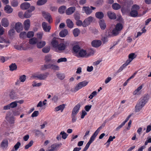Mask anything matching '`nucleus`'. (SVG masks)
<instances>
[{"instance_id": "nucleus-55", "label": "nucleus", "mask_w": 151, "mask_h": 151, "mask_svg": "<svg viewBox=\"0 0 151 151\" xmlns=\"http://www.w3.org/2000/svg\"><path fill=\"white\" fill-rule=\"evenodd\" d=\"M26 35L27 33L26 32H22L19 34V37L21 38L24 39L26 38Z\"/></svg>"}, {"instance_id": "nucleus-56", "label": "nucleus", "mask_w": 151, "mask_h": 151, "mask_svg": "<svg viewBox=\"0 0 151 151\" xmlns=\"http://www.w3.org/2000/svg\"><path fill=\"white\" fill-rule=\"evenodd\" d=\"M50 47H45L42 49V51L44 53H47L50 50Z\"/></svg>"}, {"instance_id": "nucleus-3", "label": "nucleus", "mask_w": 151, "mask_h": 151, "mask_svg": "<svg viewBox=\"0 0 151 151\" xmlns=\"http://www.w3.org/2000/svg\"><path fill=\"white\" fill-rule=\"evenodd\" d=\"M96 9L95 7L91 6H84L82 7V10L87 15H90L92 12V10Z\"/></svg>"}, {"instance_id": "nucleus-36", "label": "nucleus", "mask_w": 151, "mask_h": 151, "mask_svg": "<svg viewBox=\"0 0 151 151\" xmlns=\"http://www.w3.org/2000/svg\"><path fill=\"white\" fill-rule=\"evenodd\" d=\"M38 40L36 37L32 38L29 40V43L31 45H35L37 44Z\"/></svg>"}, {"instance_id": "nucleus-62", "label": "nucleus", "mask_w": 151, "mask_h": 151, "mask_svg": "<svg viewBox=\"0 0 151 151\" xmlns=\"http://www.w3.org/2000/svg\"><path fill=\"white\" fill-rule=\"evenodd\" d=\"M67 61L66 58H62L60 59H59L58 61L57 62L58 63H60L62 62H66Z\"/></svg>"}, {"instance_id": "nucleus-49", "label": "nucleus", "mask_w": 151, "mask_h": 151, "mask_svg": "<svg viewBox=\"0 0 151 151\" xmlns=\"http://www.w3.org/2000/svg\"><path fill=\"white\" fill-rule=\"evenodd\" d=\"M136 57L135 54L134 53L130 54L128 56V58L129 59L132 61Z\"/></svg>"}, {"instance_id": "nucleus-2", "label": "nucleus", "mask_w": 151, "mask_h": 151, "mask_svg": "<svg viewBox=\"0 0 151 151\" xmlns=\"http://www.w3.org/2000/svg\"><path fill=\"white\" fill-rule=\"evenodd\" d=\"M139 6L137 5L134 4L133 5L131 8V11L130 13V16L134 17H139L137 10H139Z\"/></svg>"}, {"instance_id": "nucleus-50", "label": "nucleus", "mask_w": 151, "mask_h": 151, "mask_svg": "<svg viewBox=\"0 0 151 151\" xmlns=\"http://www.w3.org/2000/svg\"><path fill=\"white\" fill-rule=\"evenodd\" d=\"M9 96L10 98L13 99H17V96L15 94L14 92H12L10 93Z\"/></svg>"}, {"instance_id": "nucleus-41", "label": "nucleus", "mask_w": 151, "mask_h": 151, "mask_svg": "<svg viewBox=\"0 0 151 151\" xmlns=\"http://www.w3.org/2000/svg\"><path fill=\"white\" fill-rule=\"evenodd\" d=\"M47 1V0H38L37 2V4L38 6H41L45 4Z\"/></svg>"}, {"instance_id": "nucleus-38", "label": "nucleus", "mask_w": 151, "mask_h": 151, "mask_svg": "<svg viewBox=\"0 0 151 151\" xmlns=\"http://www.w3.org/2000/svg\"><path fill=\"white\" fill-rule=\"evenodd\" d=\"M121 7L120 5L117 3H114L112 5V8L115 10L119 9Z\"/></svg>"}, {"instance_id": "nucleus-59", "label": "nucleus", "mask_w": 151, "mask_h": 151, "mask_svg": "<svg viewBox=\"0 0 151 151\" xmlns=\"http://www.w3.org/2000/svg\"><path fill=\"white\" fill-rule=\"evenodd\" d=\"M74 17L76 20H78L80 18V15L78 13H76L74 14Z\"/></svg>"}, {"instance_id": "nucleus-5", "label": "nucleus", "mask_w": 151, "mask_h": 151, "mask_svg": "<svg viewBox=\"0 0 151 151\" xmlns=\"http://www.w3.org/2000/svg\"><path fill=\"white\" fill-rule=\"evenodd\" d=\"M35 8L34 6L30 7L29 9L26 11L24 14V17L26 18L30 17L32 16L31 12L35 10Z\"/></svg>"}, {"instance_id": "nucleus-29", "label": "nucleus", "mask_w": 151, "mask_h": 151, "mask_svg": "<svg viewBox=\"0 0 151 151\" xmlns=\"http://www.w3.org/2000/svg\"><path fill=\"white\" fill-rule=\"evenodd\" d=\"M68 32L66 29H64L61 31L59 33L60 36L62 37H65L66 35H68Z\"/></svg>"}, {"instance_id": "nucleus-16", "label": "nucleus", "mask_w": 151, "mask_h": 151, "mask_svg": "<svg viewBox=\"0 0 151 151\" xmlns=\"http://www.w3.org/2000/svg\"><path fill=\"white\" fill-rule=\"evenodd\" d=\"M102 44V42L100 40H95L91 42L92 46L95 47H98L100 46Z\"/></svg>"}, {"instance_id": "nucleus-4", "label": "nucleus", "mask_w": 151, "mask_h": 151, "mask_svg": "<svg viewBox=\"0 0 151 151\" xmlns=\"http://www.w3.org/2000/svg\"><path fill=\"white\" fill-rule=\"evenodd\" d=\"M49 75V73H48L38 75L35 74L33 76V77L35 78H37L40 80H44L47 78Z\"/></svg>"}, {"instance_id": "nucleus-10", "label": "nucleus", "mask_w": 151, "mask_h": 151, "mask_svg": "<svg viewBox=\"0 0 151 151\" xmlns=\"http://www.w3.org/2000/svg\"><path fill=\"white\" fill-rule=\"evenodd\" d=\"M93 19V18L91 16H90L86 18L83 21V27H86L88 26L92 22Z\"/></svg>"}, {"instance_id": "nucleus-28", "label": "nucleus", "mask_w": 151, "mask_h": 151, "mask_svg": "<svg viewBox=\"0 0 151 151\" xmlns=\"http://www.w3.org/2000/svg\"><path fill=\"white\" fill-rule=\"evenodd\" d=\"M99 25L101 29L102 30H104L106 27V25L104 20H101L99 22Z\"/></svg>"}, {"instance_id": "nucleus-1", "label": "nucleus", "mask_w": 151, "mask_h": 151, "mask_svg": "<svg viewBox=\"0 0 151 151\" xmlns=\"http://www.w3.org/2000/svg\"><path fill=\"white\" fill-rule=\"evenodd\" d=\"M88 83V82L84 81L78 83L76 86L73 88H72L70 91L73 93H75L81 89L83 87L86 86Z\"/></svg>"}, {"instance_id": "nucleus-40", "label": "nucleus", "mask_w": 151, "mask_h": 151, "mask_svg": "<svg viewBox=\"0 0 151 151\" xmlns=\"http://www.w3.org/2000/svg\"><path fill=\"white\" fill-rule=\"evenodd\" d=\"M66 9V7L65 6H61L58 9V12L60 13L63 14L64 13Z\"/></svg>"}, {"instance_id": "nucleus-32", "label": "nucleus", "mask_w": 151, "mask_h": 151, "mask_svg": "<svg viewBox=\"0 0 151 151\" xmlns=\"http://www.w3.org/2000/svg\"><path fill=\"white\" fill-rule=\"evenodd\" d=\"M87 54L86 51L85 50L81 49L78 53L79 55L82 57H85Z\"/></svg>"}, {"instance_id": "nucleus-47", "label": "nucleus", "mask_w": 151, "mask_h": 151, "mask_svg": "<svg viewBox=\"0 0 151 151\" xmlns=\"http://www.w3.org/2000/svg\"><path fill=\"white\" fill-rule=\"evenodd\" d=\"M34 33L32 31L28 32L27 34V37L28 38H30L34 36Z\"/></svg>"}, {"instance_id": "nucleus-12", "label": "nucleus", "mask_w": 151, "mask_h": 151, "mask_svg": "<svg viewBox=\"0 0 151 151\" xmlns=\"http://www.w3.org/2000/svg\"><path fill=\"white\" fill-rule=\"evenodd\" d=\"M75 6H71L68 8L65 11V13L67 15H70L74 13L76 11Z\"/></svg>"}, {"instance_id": "nucleus-21", "label": "nucleus", "mask_w": 151, "mask_h": 151, "mask_svg": "<svg viewBox=\"0 0 151 151\" xmlns=\"http://www.w3.org/2000/svg\"><path fill=\"white\" fill-rule=\"evenodd\" d=\"M65 44L64 43L62 42L59 44L56 50H58L59 51H62L64 50L65 49Z\"/></svg>"}, {"instance_id": "nucleus-58", "label": "nucleus", "mask_w": 151, "mask_h": 151, "mask_svg": "<svg viewBox=\"0 0 151 151\" xmlns=\"http://www.w3.org/2000/svg\"><path fill=\"white\" fill-rule=\"evenodd\" d=\"M21 145V143L19 142H18L14 146L15 150H13L14 151H16L19 148Z\"/></svg>"}, {"instance_id": "nucleus-11", "label": "nucleus", "mask_w": 151, "mask_h": 151, "mask_svg": "<svg viewBox=\"0 0 151 151\" xmlns=\"http://www.w3.org/2000/svg\"><path fill=\"white\" fill-rule=\"evenodd\" d=\"M62 145L60 143L58 144L55 143L52 145L51 146V148L47 150L46 151H56L57 149L61 147Z\"/></svg>"}, {"instance_id": "nucleus-22", "label": "nucleus", "mask_w": 151, "mask_h": 151, "mask_svg": "<svg viewBox=\"0 0 151 151\" xmlns=\"http://www.w3.org/2000/svg\"><path fill=\"white\" fill-rule=\"evenodd\" d=\"M4 10L6 13L10 14L12 12L13 9L9 5H6L4 7Z\"/></svg>"}, {"instance_id": "nucleus-14", "label": "nucleus", "mask_w": 151, "mask_h": 151, "mask_svg": "<svg viewBox=\"0 0 151 151\" xmlns=\"http://www.w3.org/2000/svg\"><path fill=\"white\" fill-rule=\"evenodd\" d=\"M81 106V104L80 103H78L76 105L73 109L71 114L76 115L79 112Z\"/></svg>"}, {"instance_id": "nucleus-64", "label": "nucleus", "mask_w": 151, "mask_h": 151, "mask_svg": "<svg viewBox=\"0 0 151 151\" xmlns=\"http://www.w3.org/2000/svg\"><path fill=\"white\" fill-rule=\"evenodd\" d=\"M43 35L42 32H39L37 34V37L38 38L41 39L42 38Z\"/></svg>"}, {"instance_id": "nucleus-33", "label": "nucleus", "mask_w": 151, "mask_h": 151, "mask_svg": "<svg viewBox=\"0 0 151 151\" xmlns=\"http://www.w3.org/2000/svg\"><path fill=\"white\" fill-rule=\"evenodd\" d=\"M65 106L64 104L60 105L55 108V111H57L59 110H61L62 111L65 108Z\"/></svg>"}, {"instance_id": "nucleus-63", "label": "nucleus", "mask_w": 151, "mask_h": 151, "mask_svg": "<svg viewBox=\"0 0 151 151\" xmlns=\"http://www.w3.org/2000/svg\"><path fill=\"white\" fill-rule=\"evenodd\" d=\"M35 133L36 135L37 136H44V134L39 130H36L35 132Z\"/></svg>"}, {"instance_id": "nucleus-39", "label": "nucleus", "mask_w": 151, "mask_h": 151, "mask_svg": "<svg viewBox=\"0 0 151 151\" xmlns=\"http://www.w3.org/2000/svg\"><path fill=\"white\" fill-rule=\"evenodd\" d=\"M10 70L13 71L16 70L17 68V66L15 63H12L9 66Z\"/></svg>"}, {"instance_id": "nucleus-45", "label": "nucleus", "mask_w": 151, "mask_h": 151, "mask_svg": "<svg viewBox=\"0 0 151 151\" xmlns=\"http://www.w3.org/2000/svg\"><path fill=\"white\" fill-rule=\"evenodd\" d=\"M80 50V47L78 45H75L73 47V50L76 53L79 52Z\"/></svg>"}, {"instance_id": "nucleus-44", "label": "nucleus", "mask_w": 151, "mask_h": 151, "mask_svg": "<svg viewBox=\"0 0 151 151\" xmlns=\"http://www.w3.org/2000/svg\"><path fill=\"white\" fill-rule=\"evenodd\" d=\"M115 28L120 32L122 29L123 25L121 23H117L116 25Z\"/></svg>"}, {"instance_id": "nucleus-24", "label": "nucleus", "mask_w": 151, "mask_h": 151, "mask_svg": "<svg viewBox=\"0 0 151 151\" xmlns=\"http://www.w3.org/2000/svg\"><path fill=\"white\" fill-rule=\"evenodd\" d=\"M30 6V4L28 2H24L20 6L22 10H26L28 9Z\"/></svg>"}, {"instance_id": "nucleus-6", "label": "nucleus", "mask_w": 151, "mask_h": 151, "mask_svg": "<svg viewBox=\"0 0 151 151\" xmlns=\"http://www.w3.org/2000/svg\"><path fill=\"white\" fill-rule=\"evenodd\" d=\"M42 14L43 16L49 23H50L52 22V18L49 13L45 12H42Z\"/></svg>"}, {"instance_id": "nucleus-61", "label": "nucleus", "mask_w": 151, "mask_h": 151, "mask_svg": "<svg viewBox=\"0 0 151 151\" xmlns=\"http://www.w3.org/2000/svg\"><path fill=\"white\" fill-rule=\"evenodd\" d=\"M15 33V30L14 29H10L8 32V34L10 36H13Z\"/></svg>"}, {"instance_id": "nucleus-27", "label": "nucleus", "mask_w": 151, "mask_h": 151, "mask_svg": "<svg viewBox=\"0 0 151 151\" xmlns=\"http://www.w3.org/2000/svg\"><path fill=\"white\" fill-rule=\"evenodd\" d=\"M51 56L50 55H48L45 56V60L46 62H50L53 63L55 62V61L54 60L51 59Z\"/></svg>"}, {"instance_id": "nucleus-8", "label": "nucleus", "mask_w": 151, "mask_h": 151, "mask_svg": "<svg viewBox=\"0 0 151 151\" xmlns=\"http://www.w3.org/2000/svg\"><path fill=\"white\" fill-rule=\"evenodd\" d=\"M102 128V127L100 126L96 131L90 138L88 142L91 143L94 140L96 137L97 135L99 132Z\"/></svg>"}, {"instance_id": "nucleus-37", "label": "nucleus", "mask_w": 151, "mask_h": 151, "mask_svg": "<svg viewBox=\"0 0 151 151\" xmlns=\"http://www.w3.org/2000/svg\"><path fill=\"white\" fill-rule=\"evenodd\" d=\"M49 69L55 70H59V67L58 66L53 64H49Z\"/></svg>"}, {"instance_id": "nucleus-9", "label": "nucleus", "mask_w": 151, "mask_h": 151, "mask_svg": "<svg viewBox=\"0 0 151 151\" xmlns=\"http://www.w3.org/2000/svg\"><path fill=\"white\" fill-rule=\"evenodd\" d=\"M9 43L8 40L5 39L4 38L1 37V49L2 48L4 47H6L8 46L7 44Z\"/></svg>"}, {"instance_id": "nucleus-51", "label": "nucleus", "mask_w": 151, "mask_h": 151, "mask_svg": "<svg viewBox=\"0 0 151 151\" xmlns=\"http://www.w3.org/2000/svg\"><path fill=\"white\" fill-rule=\"evenodd\" d=\"M11 108H14L16 107L17 106V104L16 103L15 101L9 104Z\"/></svg>"}, {"instance_id": "nucleus-48", "label": "nucleus", "mask_w": 151, "mask_h": 151, "mask_svg": "<svg viewBox=\"0 0 151 151\" xmlns=\"http://www.w3.org/2000/svg\"><path fill=\"white\" fill-rule=\"evenodd\" d=\"M48 69H49V64L42 65L40 68V70H45Z\"/></svg>"}, {"instance_id": "nucleus-53", "label": "nucleus", "mask_w": 151, "mask_h": 151, "mask_svg": "<svg viewBox=\"0 0 151 151\" xmlns=\"http://www.w3.org/2000/svg\"><path fill=\"white\" fill-rule=\"evenodd\" d=\"M33 142H34L33 140H31L27 145L25 146L24 147L25 149L26 150L28 149L32 145Z\"/></svg>"}, {"instance_id": "nucleus-30", "label": "nucleus", "mask_w": 151, "mask_h": 151, "mask_svg": "<svg viewBox=\"0 0 151 151\" xmlns=\"http://www.w3.org/2000/svg\"><path fill=\"white\" fill-rule=\"evenodd\" d=\"M95 16L98 19H101L104 17V14L102 12H97L95 14Z\"/></svg>"}, {"instance_id": "nucleus-15", "label": "nucleus", "mask_w": 151, "mask_h": 151, "mask_svg": "<svg viewBox=\"0 0 151 151\" xmlns=\"http://www.w3.org/2000/svg\"><path fill=\"white\" fill-rule=\"evenodd\" d=\"M6 119L10 124H14L15 123V118L13 116H10V115L7 114L6 116Z\"/></svg>"}, {"instance_id": "nucleus-60", "label": "nucleus", "mask_w": 151, "mask_h": 151, "mask_svg": "<svg viewBox=\"0 0 151 151\" xmlns=\"http://www.w3.org/2000/svg\"><path fill=\"white\" fill-rule=\"evenodd\" d=\"M76 23V25L78 26H83V22H82L81 20H79V19L78 20H77Z\"/></svg>"}, {"instance_id": "nucleus-54", "label": "nucleus", "mask_w": 151, "mask_h": 151, "mask_svg": "<svg viewBox=\"0 0 151 151\" xmlns=\"http://www.w3.org/2000/svg\"><path fill=\"white\" fill-rule=\"evenodd\" d=\"M119 31L115 28L113 30L112 33L114 36H116L119 34Z\"/></svg>"}, {"instance_id": "nucleus-19", "label": "nucleus", "mask_w": 151, "mask_h": 151, "mask_svg": "<svg viewBox=\"0 0 151 151\" xmlns=\"http://www.w3.org/2000/svg\"><path fill=\"white\" fill-rule=\"evenodd\" d=\"M8 141L7 139H4L1 144V147L3 150L6 149L8 146Z\"/></svg>"}, {"instance_id": "nucleus-18", "label": "nucleus", "mask_w": 151, "mask_h": 151, "mask_svg": "<svg viewBox=\"0 0 151 151\" xmlns=\"http://www.w3.org/2000/svg\"><path fill=\"white\" fill-rule=\"evenodd\" d=\"M1 23L2 26L5 27H8L9 24L8 20L6 18H3L2 19Z\"/></svg>"}, {"instance_id": "nucleus-52", "label": "nucleus", "mask_w": 151, "mask_h": 151, "mask_svg": "<svg viewBox=\"0 0 151 151\" xmlns=\"http://www.w3.org/2000/svg\"><path fill=\"white\" fill-rule=\"evenodd\" d=\"M60 135H62V137L64 139H65L68 136V134L65 133V132L62 131L60 133Z\"/></svg>"}, {"instance_id": "nucleus-13", "label": "nucleus", "mask_w": 151, "mask_h": 151, "mask_svg": "<svg viewBox=\"0 0 151 151\" xmlns=\"http://www.w3.org/2000/svg\"><path fill=\"white\" fill-rule=\"evenodd\" d=\"M42 26L43 30L45 32H49L51 29V27L48 25L47 23L43 22L42 23Z\"/></svg>"}, {"instance_id": "nucleus-17", "label": "nucleus", "mask_w": 151, "mask_h": 151, "mask_svg": "<svg viewBox=\"0 0 151 151\" xmlns=\"http://www.w3.org/2000/svg\"><path fill=\"white\" fill-rule=\"evenodd\" d=\"M15 29L17 32H20L23 29V26L22 23L19 22L16 23L15 25Z\"/></svg>"}, {"instance_id": "nucleus-26", "label": "nucleus", "mask_w": 151, "mask_h": 151, "mask_svg": "<svg viewBox=\"0 0 151 151\" xmlns=\"http://www.w3.org/2000/svg\"><path fill=\"white\" fill-rule=\"evenodd\" d=\"M143 106H144L143 105L140 104L139 102H138L136 104L135 107V111L136 112H139L141 110Z\"/></svg>"}, {"instance_id": "nucleus-43", "label": "nucleus", "mask_w": 151, "mask_h": 151, "mask_svg": "<svg viewBox=\"0 0 151 151\" xmlns=\"http://www.w3.org/2000/svg\"><path fill=\"white\" fill-rule=\"evenodd\" d=\"M73 33L74 36L76 37L78 35L80 34V31L78 29L76 28L73 30Z\"/></svg>"}, {"instance_id": "nucleus-31", "label": "nucleus", "mask_w": 151, "mask_h": 151, "mask_svg": "<svg viewBox=\"0 0 151 151\" xmlns=\"http://www.w3.org/2000/svg\"><path fill=\"white\" fill-rule=\"evenodd\" d=\"M46 44L45 42L44 41L38 42L37 43V47L39 48L43 47Z\"/></svg>"}, {"instance_id": "nucleus-20", "label": "nucleus", "mask_w": 151, "mask_h": 151, "mask_svg": "<svg viewBox=\"0 0 151 151\" xmlns=\"http://www.w3.org/2000/svg\"><path fill=\"white\" fill-rule=\"evenodd\" d=\"M30 20L29 19H27L24 22V28L25 30H27L29 29L30 27Z\"/></svg>"}, {"instance_id": "nucleus-42", "label": "nucleus", "mask_w": 151, "mask_h": 151, "mask_svg": "<svg viewBox=\"0 0 151 151\" xmlns=\"http://www.w3.org/2000/svg\"><path fill=\"white\" fill-rule=\"evenodd\" d=\"M142 86L141 85L138 87L133 92V94L134 95H136L138 94L139 91L142 88Z\"/></svg>"}, {"instance_id": "nucleus-57", "label": "nucleus", "mask_w": 151, "mask_h": 151, "mask_svg": "<svg viewBox=\"0 0 151 151\" xmlns=\"http://www.w3.org/2000/svg\"><path fill=\"white\" fill-rule=\"evenodd\" d=\"M26 79V76L25 75H22L19 77V80L21 82H24Z\"/></svg>"}, {"instance_id": "nucleus-34", "label": "nucleus", "mask_w": 151, "mask_h": 151, "mask_svg": "<svg viewBox=\"0 0 151 151\" xmlns=\"http://www.w3.org/2000/svg\"><path fill=\"white\" fill-rule=\"evenodd\" d=\"M66 23L68 27L69 28H71L73 27V24L72 21L69 19H67Z\"/></svg>"}, {"instance_id": "nucleus-46", "label": "nucleus", "mask_w": 151, "mask_h": 151, "mask_svg": "<svg viewBox=\"0 0 151 151\" xmlns=\"http://www.w3.org/2000/svg\"><path fill=\"white\" fill-rule=\"evenodd\" d=\"M57 76L58 78L60 80H63L65 77V75L63 74L59 73H57Z\"/></svg>"}, {"instance_id": "nucleus-35", "label": "nucleus", "mask_w": 151, "mask_h": 151, "mask_svg": "<svg viewBox=\"0 0 151 151\" xmlns=\"http://www.w3.org/2000/svg\"><path fill=\"white\" fill-rule=\"evenodd\" d=\"M19 2L17 0H12L11 1V4L13 7L18 6Z\"/></svg>"}, {"instance_id": "nucleus-23", "label": "nucleus", "mask_w": 151, "mask_h": 151, "mask_svg": "<svg viewBox=\"0 0 151 151\" xmlns=\"http://www.w3.org/2000/svg\"><path fill=\"white\" fill-rule=\"evenodd\" d=\"M107 16L111 19H115L116 18L115 14L111 11H109L107 12Z\"/></svg>"}, {"instance_id": "nucleus-7", "label": "nucleus", "mask_w": 151, "mask_h": 151, "mask_svg": "<svg viewBox=\"0 0 151 151\" xmlns=\"http://www.w3.org/2000/svg\"><path fill=\"white\" fill-rule=\"evenodd\" d=\"M149 99V96L148 95H145L140 98L138 102L144 106L148 101Z\"/></svg>"}, {"instance_id": "nucleus-25", "label": "nucleus", "mask_w": 151, "mask_h": 151, "mask_svg": "<svg viewBox=\"0 0 151 151\" xmlns=\"http://www.w3.org/2000/svg\"><path fill=\"white\" fill-rule=\"evenodd\" d=\"M51 44L52 46L56 49L59 44V43L56 38L54 37L52 40Z\"/></svg>"}]
</instances>
